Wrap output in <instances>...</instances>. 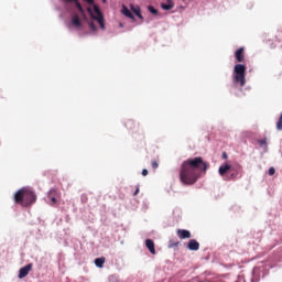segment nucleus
<instances>
[{"mask_svg": "<svg viewBox=\"0 0 282 282\" xmlns=\"http://www.w3.org/2000/svg\"><path fill=\"white\" fill-rule=\"evenodd\" d=\"M246 65L236 64L232 72V83L235 87H246Z\"/></svg>", "mask_w": 282, "mask_h": 282, "instance_id": "2", "label": "nucleus"}, {"mask_svg": "<svg viewBox=\"0 0 282 282\" xmlns=\"http://www.w3.org/2000/svg\"><path fill=\"white\" fill-rule=\"evenodd\" d=\"M176 232L180 239H191V231L187 229H178Z\"/></svg>", "mask_w": 282, "mask_h": 282, "instance_id": "11", "label": "nucleus"}, {"mask_svg": "<svg viewBox=\"0 0 282 282\" xmlns=\"http://www.w3.org/2000/svg\"><path fill=\"white\" fill-rule=\"evenodd\" d=\"M276 173V170L274 167L269 169V175H274Z\"/></svg>", "mask_w": 282, "mask_h": 282, "instance_id": "27", "label": "nucleus"}, {"mask_svg": "<svg viewBox=\"0 0 282 282\" xmlns=\"http://www.w3.org/2000/svg\"><path fill=\"white\" fill-rule=\"evenodd\" d=\"M142 175H143V176H147V175H149V170H147V169H143V170H142Z\"/></svg>", "mask_w": 282, "mask_h": 282, "instance_id": "28", "label": "nucleus"}, {"mask_svg": "<svg viewBox=\"0 0 282 282\" xmlns=\"http://www.w3.org/2000/svg\"><path fill=\"white\" fill-rule=\"evenodd\" d=\"M268 270L263 267H256L252 271L251 282H258L260 279H265Z\"/></svg>", "mask_w": 282, "mask_h": 282, "instance_id": "5", "label": "nucleus"}, {"mask_svg": "<svg viewBox=\"0 0 282 282\" xmlns=\"http://www.w3.org/2000/svg\"><path fill=\"white\" fill-rule=\"evenodd\" d=\"M75 7L77 8L79 14H85V9H83V4H80L78 0L75 2Z\"/></svg>", "mask_w": 282, "mask_h": 282, "instance_id": "20", "label": "nucleus"}, {"mask_svg": "<svg viewBox=\"0 0 282 282\" xmlns=\"http://www.w3.org/2000/svg\"><path fill=\"white\" fill-rule=\"evenodd\" d=\"M119 28H123V24H122V23H119Z\"/></svg>", "mask_w": 282, "mask_h": 282, "instance_id": "33", "label": "nucleus"}, {"mask_svg": "<svg viewBox=\"0 0 282 282\" xmlns=\"http://www.w3.org/2000/svg\"><path fill=\"white\" fill-rule=\"evenodd\" d=\"M102 3H107V0H102Z\"/></svg>", "mask_w": 282, "mask_h": 282, "instance_id": "34", "label": "nucleus"}, {"mask_svg": "<svg viewBox=\"0 0 282 282\" xmlns=\"http://www.w3.org/2000/svg\"><path fill=\"white\" fill-rule=\"evenodd\" d=\"M145 247L151 252V254H155V242H153L151 239H147Z\"/></svg>", "mask_w": 282, "mask_h": 282, "instance_id": "15", "label": "nucleus"}, {"mask_svg": "<svg viewBox=\"0 0 282 282\" xmlns=\"http://www.w3.org/2000/svg\"><path fill=\"white\" fill-rule=\"evenodd\" d=\"M130 8L134 12V14L138 17V19H144V17H142V13H140V8L135 9V7H133V4H131Z\"/></svg>", "mask_w": 282, "mask_h": 282, "instance_id": "19", "label": "nucleus"}, {"mask_svg": "<svg viewBox=\"0 0 282 282\" xmlns=\"http://www.w3.org/2000/svg\"><path fill=\"white\" fill-rule=\"evenodd\" d=\"M68 3H75L77 0H66Z\"/></svg>", "mask_w": 282, "mask_h": 282, "instance_id": "32", "label": "nucleus"}, {"mask_svg": "<svg viewBox=\"0 0 282 282\" xmlns=\"http://www.w3.org/2000/svg\"><path fill=\"white\" fill-rule=\"evenodd\" d=\"M161 8L162 10H173V8H175V3H173V0H166V3H161Z\"/></svg>", "mask_w": 282, "mask_h": 282, "instance_id": "16", "label": "nucleus"}, {"mask_svg": "<svg viewBox=\"0 0 282 282\" xmlns=\"http://www.w3.org/2000/svg\"><path fill=\"white\" fill-rule=\"evenodd\" d=\"M56 195H58V192H56V188H51V191L47 194V203L51 206H54L56 204Z\"/></svg>", "mask_w": 282, "mask_h": 282, "instance_id": "9", "label": "nucleus"}, {"mask_svg": "<svg viewBox=\"0 0 282 282\" xmlns=\"http://www.w3.org/2000/svg\"><path fill=\"white\" fill-rule=\"evenodd\" d=\"M235 58L237 63H243V47H240L235 52Z\"/></svg>", "mask_w": 282, "mask_h": 282, "instance_id": "13", "label": "nucleus"}, {"mask_svg": "<svg viewBox=\"0 0 282 282\" xmlns=\"http://www.w3.org/2000/svg\"><path fill=\"white\" fill-rule=\"evenodd\" d=\"M276 130L282 131V120L281 119H279L276 122Z\"/></svg>", "mask_w": 282, "mask_h": 282, "instance_id": "24", "label": "nucleus"}, {"mask_svg": "<svg viewBox=\"0 0 282 282\" xmlns=\"http://www.w3.org/2000/svg\"><path fill=\"white\" fill-rule=\"evenodd\" d=\"M36 202V194L34 192L26 189L25 199L23 202V206H30Z\"/></svg>", "mask_w": 282, "mask_h": 282, "instance_id": "7", "label": "nucleus"}, {"mask_svg": "<svg viewBox=\"0 0 282 282\" xmlns=\"http://www.w3.org/2000/svg\"><path fill=\"white\" fill-rule=\"evenodd\" d=\"M228 171H231V174L230 176L228 177V180H237L238 177H241V166L240 165H237L236 167L235 166H231L230 164L228 163H225L224 165H220L219 169H218V173L221 177H224V175L228 172Z\"/></svg>", "mask_w": 282, "mask_h": 282, "instance_id": "3", "label": "nucleus"}, {"mask_svg": "<svg viewBox=\"0 0 282 282\" xmlns=\"http://www.w3.org/2000/svg\"><path fill=\"white\" fill-rule=\"evenodd\" d=\"M87 12L93 21H96V14H94V10L91 8H87Z\"/></svg>", "mask_w": 282, "mask_h": 282, "instance_id": "22", "label": "nucleus"}, {"mask_svg": "<svg viewBox=\"0 0 282 282\" xmlns=\"http://www.w3.org/2000/svg\"><path fill=\"white\" fill-rule=\"evenodd\" d=\"M25 195H28V189L25 187L20 188L14 194L15 204H21L23 206V202H25Z\"/></svg>", "mask_w": 282, "mask_h": 282, "instance_id": "6", "label": "nucleus"}, {"mask_svg": "<svg viewBox=\"0 0 282 282\" xmlns=\"http://www.w3.org/2000/svg\"><path fill=\"white\" fill-rule=\"evenodd\" d=\"M158 166H160V164L158 163V161H153V162H152V169L155 171V169H158Z\"/></svg>", "mask_w": 282, "mask_h": 282, "instance_id": "26", "label": "nucleus"}, {"mask_svg": "<svg viewBox=\"0 0 282 282\" xmlns=\"http://www.w3.org/2000/svg\"><path fill=\"white\" fill-rule=\"evenodd\" d=\"M258 144H260V147H263L265 151H268V141L265 139L258 140Z\"/></svg>", "mask_w": 282, "mask_h": 282, "instance_id": "21", "label": "nucleus"}, {"mask_svg": "<svg viewBox=\"0 0 282 282\" xmlns=\"http://www.w3.org/2000/svg\"><path fill=\"white\" fill-rule=\"evenodd\" d=\"M83 20L88 24V28L91 32L96 33L98 32V26H96V23H94V20L89 21V18H87V14L84 11V14H82Z\"/></svg>", "mask_w": 282, "mask_h": 282, "instance_id": "10", "label": "nucleus"}, {"mask_svg": "<svg viewBox=\"0 0 282 282\" xmlns=\"http://www.w3.org/2000/svg\"><path fill=\"white\" fill-rule=\"evenodd\" d=\"M105 261H107V259L105 257L96 258L95 259L96 268H104L105 267Z\"/></svg>", "mask_w": 282, "mask_h": 282, "instance_id": "18", "label": "nucleus"}, {"mask_svg": "<svg viewBox=\"0 0 282 282\" xmlns=\"http://www.w3.org/2000/svg\"><path fill=\"white\" fill-rule=\"evenodd\" d=\"M86 3L94 4V0H84Z\"/></svg>", "mask_w": 282, "mask_h": 282, "instance_id": "31", "label": "nucleus"}, {"mask_svg": "<svg viewBox=\"0 0 282 282\" xmlns=\"http://www.w3.org/2000/svg\"><path fill=\"white\" fill-rule=\"evenodd\" d=\"M108 282H118V278L116 275L108 276Z\"/></svg>", "mask_w": 282, "mask_h": 282, "instance_id": "25", "label": "nucleus"}, {"mask_svg": "<svg viewBox=\"0 0 282 282\" xmlns=\"http://www.w3.org/2000/svg\"><path fill=\"white\" fill-rule=\"evenodd\" d=\"M221 158L223 160H228V154L226 152H223Z\"/></svg>", "mask_w": 282, "mask_h": 282, "instance_id": "29", "label": "nucleus"}, {"mask_svg": "<svg viewBox=\"0 0 282 282\" xmlns=\"http://www.w3.org/2000/svg\"><path fill=\"white\" fill-rule=\"evenodd\" d=\"M70 25H73V28H83V23L80 22V18L78 15H74L72 18Z\"/></svg>", "mask_w": 282, "mask_h": 282, "instance_id": "17", "label": "nucleus"}, {"mask_svg": "<svg viewBox=\"0 0 282 282\" xmlns=\"http://www.w3.org/2000/svg\"><path fill=\"white\" fill-rule=\"evenodd\" d=\"M187 248L194 252H196V250H199V243L197 242V240L195 239H191L187 243Z\"/></svg>", "mask_w": 282, "mask_h": 282, "instance_id": "14", "label": "nucleus"}, {"mask_svg": "<svg viewBox=\"0 0 282 282\" xmlns=\"http://www.w3.org/2000/svg\"><path fill=\"white\" fill-rule=\"evenodd\" d=\"M88 6H93L94 8V12H95V21H97V23L100 26V30H107V26L105 25V15L102 14V11H100V7H98V4H96V2L93 0V4L88 3Z\"/></svg>", "mask_w": 282, "mask_h": 282, "instance_id": "4", "label": "nucleus"}, {"mask_svg": "<svg viewBox=\"0 0 282 282\" xmlns=\"http://www.w3.org/2000/svg\"><path fill=\"white\" fill-rule=\"evenodd\" d=\"M33 264L29 263L24 267H22L19 270V274H18V279H25V276H28V274H30V271L32 270Z\"/></svg>", "mask_w": 282, "mask_h": 282, "instance_id": "8", "label": "nucleus"}, {"mask_svg": "<svg viewBox=\"0 0 282 282\" xmlns=\"http://www.w3.org/2000/svg\"><path fill=\"white\" fill-rule=\"evenodd\" d=\"M121 12L128 19H132V21H135V15H133V12H131V10H129V8H127V6L122 7Z\"/></svg>", "mask_w": 282, "mask_h": 282, "instance_id": "12", "label": "nucleus"}, {"mask_svg": "<svg viewBox=\"0 0 282 282\" xmlns=\"http://www.w3.org/2000/svg\"><path fill=\"white\" fill-rule=\"evenodd\" d=\"M206 171H208V163L204 162V159L200 156L188 159L181 164L180 181L185 186H193Z\"/></svg>", "mask_w": 282, "mask_h": 282, "instance_id": "1", "label": "nucleus"}, {"mask_svg": "<svg viewBox=\"0 0 282 282\" xmlns=\"http://www.w3.org/2000/svg\"><path fill=\"white\" fill-rule=\"evenodd\" d=\"M138 193H140V187H137V188H135L133 195L135 196V195H138Z\"/></svg>", "mask_w": 282, "mask_h": 282, "instance_id": "30", "label": "nucleus"}, {"mask_svg": "<svg viewBox=\"0 0 282 282\" xmlns=\"http://www.w3.org/2000/svg\"><path fill=\"white\" fill-rule=\"evenodd\" d=\"M148 10L151 12V14H158V9H155L153 6H149Z\"/></svg>", "mask_w": 282, "mask_h": 282, "instance_id": "23", "label": "nucleus"}]
</instances>
